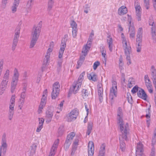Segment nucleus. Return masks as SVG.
Listing matches in <instances>:
<instances>
[{
    "instance_id": "nucleus-1",
    "label": "nucleus",
    "mask_w": 156,
    "mask_h": 156,
    "mask_svg": "<svg viewBox=\"0 0 156 156\" xmlns=\"http://www.w3.org/2000/svg\"><path fill=\"white\" fill-rule=\"evenodd\" d=\"M117 123L119 126L122 133L119 136V140L122 138L123 140H126L127 138V136L129 134L130 129L128 123H125L123 121Z\"/></svg>"
},
{
    "instance_id": "nucleus-2",
    "label": "nucleus",
    "mask_w": 156,
    "mask_h": 156,
    "mask_svg": "<svg viewBox=\"0 0 156 156\" xmlns=\"http://www.w3.org/2000/svg\"><path fill=\"white\" fill-rule=\"evenodd\" d=\"M42 26V22L40 21L37 25H34L32 32V39H38L39 38Z\"/></svg>"
},
{
    "instance_id": "nucleus-3",
    "label": "nucleus",
    "mask_w": 156,
    "mask_h": 156,
    "mask_svg": "<svg viewBox=\"0 0 156 156\" xmlns=\"http://www.w3.org/2000/svg\"><path fill=\"white\" fill-rule=\"evenodd\" d=\"M112 87L110 89L109 98L111 100V105L114 102V99L116 98L117 96V89L116 82L114 80H112Z\"/></svg>"
},
{
    "instance_id": "nucleus-4",
    "label": "nucleus",
    "mask_w": 156,
    "mask_h": 156,
    "mask_svg": "<svg viewBox=\"0 0 156 156\" xmlns=\"http://www.w3.org/2000/svg\"><path fill=\"white\" fill-rule=\"evenodd\" d=\"M15 101V96L12 95L9 103L8 113V119L10 120L12 119L14 115Z\"/></svg>"
},
{
    "instance_id": "nucleus-5",
    "label": "nucleus",
    "mask_w": 156,
    "mask_h": 156,
    "mask_svg": "<svg viewBox=\"0 0 156 156\" xmlns=\"http://www.w3.org/2000/svg\"><path fill=\"white\" fill-rule=\"evenodd\" d=\"M7 147L6 135L5 134L2 136L1 145L0 146V156H4L6 152Z\"/></svg>"
},
{
    "instance_id": "nucleus-6",
    "label": "nucleus",
    "mask_w": 156,
    "mask_h": 156,
    "mask_svg": "<svg viewBox=\"0 0 156 156\" xmlns=\"http://www.w3.org/2000/svg\"><path fill=\"white\" fill-rule=\"evenodd\" d=\"M79 114V112L76 109H74L72 111L66 116L67 121L71 122L75 120Z\"/></svg>"
},
{
    "instance_id": "nucleus-7",
    "label": "nucleus",
    "mask_w": 156,
    "mask_h": 156,
    "mask_svg": "<svg viewBox=\"0 0 156 156\" xmlns=\"http://www.w3.org/2000/svg\"><path fill=\"white\" fill-rule=\"evenodd\" d=\"M82 82L81 80H77L76 82H74L73 84L72 87L70 88L69 92L71 93H73L75 94L77 93L79 90V89L81 87Z\"/></svg>"
},
{
    "instance_id": "nucleus-8",
    "label": "nucleus",
    "mask_w": 156,
    "mask_h": 156,
    "mask_svg": "<svg viewBox=\"0 0 156 156\" xmlns=\"http://www.w3.org/2000/svg\"><path fill=\"white\" fill-rule=\"evenodd\" d=\"M122 46L125 54H131L132 53L131 48L128 40H123Z\"/></svg>"
},
{
    "instance_id": "nucleus-9",
    "label": "nucleus",
    "mask_w": 156,
    "mask_h": 156,
    "mask_svg": "<svg viewBox=\"0 0 156 156\" xmlns=\"http://www.w3.org/2000/svg\"><path fill=\"white\" fill-rule=\"evenodd\" d=\"M60 85L59 83L56 82L53 85V91L51 96L52 99H55L59 93Z\"/></svg>"
},
{
    "instance_id": "nucleus-10",
    "label": "nucleus",
    "mask_w": 156,
    "mask_h": 156,
    "mask_svg": "<svg viewBox=\"0 0 156 156\" xmlns=\"http://www.w3.org/2000/svg\"><path fill=\"white\" fill-rule=\"evenodd\" d=\"M144 81L145 84L148 90V91L150 93H152L153 92L152 85L151 82L149 78L147 75L144 76Z\"/></svg>"
},
{
    "instance_id": "nucleus-11",
    "label": "nucleus",
    "mask_w": 156,
    "mask_h": 156,
    "mask_svg": "<svg viewBox=\"0 0 156 156\" xmlns=\"http://www.w3.org/2000/svg\"><path fill=\"white\" fill-rule=\"evenodd\" d=\"M71 27L72 28V34L73 37L75 38L77 32V25L74 20H71L70 23Z\"/></svg>"
},
{
    "instance_id": "nucleus-12",
    "label": "nucleus",
    "mask_w": 156,
    "mask_h": 156,
    "mask_svg": "<svg viewBox=\"0 0 156 156\" xmlns=\"http://www.w3.org/2000/svg\"><path fill=\"white\" fill-rule=\"evenodd\" d=\"M143 147V145L140 142L137 144L136 149V156H142L144 151Z\"/></svg>"
},
{
    "instance_id": "nucleus-13",
    "label": "nucleus",
    "mask_w": 156,
    "mask_h": 156,
    "mask_svg": "<svg viewBox=\"0 0 156 156\" xmlns=\"http://www.w3.org/2000/svg\"><path fill=\"white\" fill-rule=\"evenodd\" d=\"M88 156H93L94 150V145L92 141H89L88 144Z\"/></svg>"
},
{
    "instance_id": "nucleus-14",
    "label": "nucleus",
    "mask_w": 156,
    "mask_h": 156,
    "mask_svg": "<svg viewBox=\"0 0 156 156\" xmlns=\"http://www.w3.org/2000/svg\"><path fill=\"white\" fill-rule=\"evenodd\" d=\"M128 22H129L128 24L129 32L130 34H135V30L133 26V23L132 22V18L128 15Z\"/></svg>"
},
{
    "instance_id": "nucleus-15",
    "label": "nucleus",
    "mask_w": 156,
    "mask_h": 156,
    "mask_svg": "<svg viewBox=\"0 0 156 156\" xmlns=\"http://www.w3.org/2000/svg\"><path fill=\"white\" fill-rule=\"evenodd\" d=\"M53 116V112L51 110H48L46 111L45 120L47 123H48L51 122Z\"/></svg>"
},
{
    "instance_id": "nucleus-16",
    "label": "nucleus",
    "mask_w": 156,
    "mask_h": 156,
    "mask_svg": "<svg viewBox=\"0 0 156 156\" xmlns=\"http://www.w3.org/2000/svg\"><path fill=\"white\" fill-rule=\"evenodd\" d=\"M102 85L101 84H99L98 85V93L99 101L101 102L103 100V90L102 87Z\"/></svg>"
},
{
    "instance_id": "nucleus-17",
    "label": "nucleus",
    "mask_w": 156,
    "mask_h": 156,
    "mask_svg": "<svg viewBox=\"0 0 156 156\" xmlns=\"http://www.w3.org/2000/svg\"><path fill=\"white\" fill-rule=\"evenodd\" d=\"M123 115L122 110L120 107H119L118 109L117 120V123L123 121Z\"/></svg>"
},
{
    "instance_id": "nucleus-18",
    "label": "nucleus",
    "mask_w": 156,
    "mask_h": 156,
    "mask_svg": "<svg viewBox=\"0 0 156 156\" xmlns=\"http://www.w3.org/2000/svg\"><path fill=\"white\" fill-rule=\"evenodd\" d=\"M66 43L65 41L64 40L62 41L59 52L58 57L59 58H61L63 54L66 47Z\"/></svg>"
},
{
    "instance_id": "nucleus-19",
    "label": "nucleus",
    "mask_w": 156,
    "mask_h": 156,
    "mask_svg": "<svg viewBox=\"0 0 156 156\" xmlns=\"http://www.w3.org/2000/svg\"><path fill=\"white\" fill-rule=\"evenodd\" d=\"M137 95L138 97L144 100H146L147 97V95L145 93L144 90L141 89L137 92Z\"/></svg>"
},
{
    "instance_id": "nucleus-20",
    "label": "nucleus",
    "mask_w": 156,
    "mask_h": 156,
    "mask_svg": "<svg viewBox=\"0 0 156 156\" xmlns=\"http://www.w3.org/2000/svg\"><path fill=\"white\" fill-rule=\"evenodd\" d=\"M59 139H58L55 141L51 149L49 154H51V152L54 155H55L57 150V148L59 144Z\"/></svg>"
},
{
    "instance_id": "nucleus-21",
    "label": "nucleus",
    "mask_w": 156,
    "mask_h": 156,
    "mask_svg": "<svg viewBox=\"0 0 156 156\" xmlns=\"http://www.w3.org/2000/svg\"><path fill=\"white\" fill-rule=\"evenodd\" d=\"M127 12L126 8L125 6H121L118 10V14L119 15H123L126 14Z\"/></svg>"
},
{
    "instance_id": "nucleus-22",
    "label": "nucleus",
    "mask_w": 156,
    "mask_h": 156,
    "mask_svg": "<svg viewBox=\"0 0 156 156\" xmlns=\"http://www.w3.org/2000/svg\"><path fill=\"white\" fill-rule=\"evenodd\" d=\"M52 48L49 47L47 51L46 55H45V57L44 58V62L45 63L49 61L51 55L50 53L52 51Z\"/></svg>"
},
{
    "instance_id": "nucleus-23",
    "label": "nucleus",
    "mask_w": 156,
    "mask_h": 156,
    "mask_svg": "<svg viewBox=\"0 0 156 156\" xmlns=\"http://www.w3.org/2000/svg\"><path fill=\"white\" fill-rule=\"evenodd\" d=\"M20 74L17 69L15 68L13 71V75L12 78V80L18 81Z\"/></svg>"
},
{
    "instance_id": "nucleus-24",
    "label": "nucleus",
    "mask_w": 156,
    "mask_h": 156,
    "mask_svg": "<svg viewBox=\"0 0 156 156\" xmlns=\"http://www.w3.org/2000/svg\"><path fill=\"white\" fill-rule=\"evenodd\" d=\"M150 71L151 79L152 80H156V70L154 66H151Z\"/></svg>"
},
{
    "instance_id": "nucleus-25",
    "label": "nucleus",
    "mask_w": 156,
    "mask_h": 156,
    "mask_svg": "<svg viewBox=\"0 0 156 156\" xmlns=\"http://www.w3.org/2000/svg\"><path fill=\"white\" fill-rule=\"evenodd\" d=\"M105 144H102L100 148L98 156H104L105 153Z\"/></svg>"
},
{
    "instance_id": "nucleus-26",
    "label": "nucleus",
    "mask_w": 156,
    "mask_h": 156,
    "mask_svg": "<svg viewBox=\"0 0 156 156\" xmlns=\"http://www.w3.org/2000/svg\"><path fill=\"white\" fill-rule=\"evenodd\" d=\"M146 112L147 113V114L146 115V117L147 119H149L148 120H147V125L148 127H149L150 124V118L151 115L150 114V108H148L147 109H146Z\"/></svg>"
},
{
    "instance_id": "nucleus-27",
    "label": "nucleus",
    "mask_w": 156,
    "mask_h": 156,
    "mask_svg": "<svg viewBox=\"0 0 156 156\" xmlns=\"http://www.w3.org/2000/svg\"><path fill=\"white\" fill-rule=\"evenodd\" d=\"M88 79L93 81H96L97 80V76L95 73H92L87 76Z\"/></svg>"
},
{
    "instance_id": "nucleus-28",
    "label": "nucleus",
    "mask_w": 156,
    "mask_h": 156,
    "mask_svg": "<svg viewBox=\"0 0 156 156\" xmlns=\"http://www.w3.org/2000/svg\"><path fill=\"white\" fill-rule=\"evenodd\" d=\"M136 10V15L137 17V20L138 21H140L141 20V11L140 9L141 8L140 6H138V7L135 8Z\"/></svg>"
},
{
    "instance_id": "nucleus-29",
    "label": "nucleus",
    "mask_w": 156,
    "mask_h": 156,
    "mask_svg": "<svg viewBox=\"0 0 156 156\" xmlns=\"http://www.w3.org/2000/svg\"><path fill=\"white\" fill-rule=\"evenodd\" d=\"M151 34L153 38H155V37L156 35V27L155 25H153L151 26Z\"/></svg>"
},
{
    "instance_id": "nucleus-30",
    "label": "nucleus",
    "mask_w": 156,
    "mask_h": 156,
    "mask_svg": "<svg viewBox=\"0 0 156 156\" xmlns=\"http://www.w3.org/2000/svg\"><path fill=\"white\" fill-rule=\"evenodd\" d=\"M18 81L12 80L11 83V91L12 93L14 91Z\"/></svg>"
},
{
    "instance_id": "nucleus-31",
    "label": "nucleus",
    "mask_w": 156,
    "mask_h": 156,
    "mask_svg": "<svg viewBox=\"0 0 156 156\" xmlns=\"http://www.w3.org/2000/svg\"><path fill=\"white\" fill-rule=\"evenodd\" d=\"M37 147V145L35 144H33L31 146L30 152L31 155H33L35 153Z\"/></svg>"
},
{
    "instance_id": "nucleus-32",
    "label": "nucleus",
    "mask_w": 156,
    "mask_h": 156,
    "mask_svg": "<svg viewBox=\"0 0 156 156\" xmlns=\"http://www.w3.org/2000/svg\"><path fill=\"white\" fill-rule=\"evenodd\" d=\"M54 3V0H49L48 2V10L50 11L52 9Z\"/></svg>"
},
{
    "instance_id": "nucleus-33",
    "label": "nucleus",
    "mask_w": 156,
    "mask_h": 156,
    "mask_svg": "<svg viewBox=\"0 0 156 156\" xmlns=\"http://www.w3.org/2000/svg\"><path fill=\"white\" fill-rule=\"evenodd\" d=\"M33 3L32 2L27 1L26 5V9L27 12H29L31 10Z\"/></svg>"
},
{
    "instance_id": "nucleus-34",
    "label": "nucleus",
    "mask_w": 156,
    "mask_h": 156,
    "mask_svg": "<svg viewBox=\"0 0 156 156\" xmlns=\"http://www.w3.org/2000/svg\"><path fill=\"white\" fill-rule=\"evenodd\" d=\"M8 82V80H3L0 85V87L6 88Z\"/></svg>"
},
{
    "instance_id": "nucleus-35",
    "label": "nucleus",
    "mask_w": 156,
    "mask_h": 156,
    "mask_svg": "<svg viewBox=\"0 0 156 156\" xmlns=\"http://www.w3.org/2000/svg\"><path fill=\"white\" fill-rule=\"evenodd\" d=\"M143 30L141 27L139 28L137 31V38H141L142 37Z\"/></svg>"
},
{
    "instance_id": "nucleus-36",
    "label": "nucleus",
    "mask_w": 156,
    "mask_h": 156,
    "mask_svg": "<svg viewBox=\"0 0 156 156\" xmlns=\"http://www.w3.org/2000/svg\"><path fill=\"white\" fill-rule=\"evenodd\" d=\"M82 95L83 98H86L88 95V90L86 89H83L82 91Z\"/></svg>"
},
{
    "instance_id": "nucleus-37",
    "label": "nucleus",
    "mask_w": 156,
    "mask_h": 156,
    "mask_svg": "<svg viewBox=\"0 0 156 156\" xmlns=\"http://www.w3.org/2000/svg\"><path fill=\"white\" fill-rule=\"evenodd\" d=\"M9 70L7 69L4 74L3 77V80H8L9 78Z\"/></svg>"
},
{
    "instance_id": "nucleus-38",
    "label": "nucleus",
    "mask_w": 156,
    "mask_h": 156,
    "mask_svg": "<svg viewBox=\"0 0 156 156\" xmlns=\"http://www.w3.org/2000/svg\"><path fill=\"white\" fill-rule=\"evenodd\" d=\"M107 42L108 45L109 50L111 51H112L113 47L112 40H107Z\"/></svg>"
},
{
    "instance_id": "nucleus-39",
    "label": "nucleus",
    "mask_w": 156,
    "mask_h": 156,
    "mask_svg": "<svg viewBox=\"0 0 156 156\" xmlns=\"http://www.w3.org/2000/svg\"><path fill=\"white\" fill-rule=\"evenodd\" d=\"M90 49L89 47H87L85 46L83 49L82 53H83L85 55H86L87 54V52L89 51Z\"/></svg>"
},
{
    "instance_id": "nucleus-40",
    "label": "nucleus",
    "mask_w": 156,
    "mask_h": 156,
    "mask_svg": "<svg viewBox=\"0 0 156 156\" xmlns=\"http://www.w3.org/2000/svg\"><path fill=\"white\" fill-rule=\"evenodd\" d=\"M22 23V21H20L18 25L17 26L16 30L15 33L20 34V30L21 27V24Z\"/></svg>"
},
{
    "instance_id": "nucleus-41",
    "label": "nucleus",
    "mask_w": 156,
    "mask_h": 156,
    "mask_svg": "<svg viewBox=\"0 0 156 156\" xmlns=\"http://www.w3.org/2000/svg\"><path fill=\"white\" fill-rule=\"evenodd\" d=\"M18 40H13L12 47V51H13L15 50L18 43Z\"/></svg>"
},
{
    "instance_id": "nucleus-42",
    "label": "nucleus",
    "mask_w": 156,
    "mask_h": 156,
    "mask_svg": "<svg viewBox=\"0 0 156 156\" xmlns=\"http://www.w3.org/2000/svg\"><path fill=\"white\" fill-rule=\"evenodd\" d=\"M24 102V99H20L19 102V108L20 109H22Z\"/></svg>"
},
{
    "instance_id": "nucleus-43",
    "label": "nucleus",
    "mask_w": 156,
    "mask_h": 156,
    "mask_svg": "<svg viewBox=\"0 0 156 156\" xmlns=\"http://www.w3.org/2000/svg\"><path fill=\"white\" fill-rule=\"evenodd\" d=\"M130 54H125V55L126 56V60L128 61L127 63V64L128 65H129L130 64H131V61L130 60Z\"/></svg>"
},
{
    "instance_id": "nucleus-44",
    "label": "nucleus",
    "mask_w": 156,
    "mask_h": 156,
    "mask_svg": "<svg viewBox=\"0 0 156 156\" xmlns=\"http://www.w3.org/2000/svg\"><path fill=\"white\" fill-rule=\"evenodd\" d=\"M37 40H31L30 46V48H32L34 46L36 43Z\"/></svg>"
},
{
    "instance_id": "nucleus-45",
    "label": "nucleus",
    "mask_w": 156,
    "mask_h": 156,
    "mask_svg": "<svg viewBox=\"0 0 156 156\" xmlns=\"http://www.w3.org/2000/svg\"><path fill=\"white\" fill-rule=\"evenodd\" d=\"M75 134L74 132H72L71 133L67 136V139L72 140L73 138L75 136Z\"/></svg>"
},
{
    "instance_id": "nucleus-46",
    "label": "nucleus",
    "mask_w": 156,
    "mask_h": 156,
    "mask_svg": "<svg viewBox=\"0 0 156 156\" xmlns=\"http://www.w3.org/2000/svg\"><path fill=\"white\" fill-rule=\"evenodd\" d=\"M79 140L77 139H76L73 143V150H76L77 148V146L78 145Z\"/></svg>"
},
{
    "instance_id": "nucleus-47",
    "label": "nucleus",
    "mask_w": 156,
    "mask_h": 156,
    "mask_svg": "<svg viewBox=\"0 0 156 156\" xmlns=\"http://www.w3.org/2000/svg\"><path fill=\"white\" fill-rule=\"evenodd\" d=\"M144 5L147 9H148L149 7V0H144Z\"/></svg>"
},
{
    "instance_id": "nucleus-48",
    "label": "nucleus",
    "mask_w": 156,
    "mask_h": 156,
    "mask_svg": "<svg viewBox=\"0 0 156 156\" xmlns=\"http://www.w3.org/2000/svg\"><path fill=\"white\" fill-rule=\"evenodd\" d=\"M138 87L137 86H135L131 90V92L133 94H135L138 91Z\"/></svg>"
},
{
    "instance_id": "nucleus-49",
    "label": "nucleus",
    "mask_w": 156,
    "mask_h": 156,
    "mask_svg": "<svg viewBox=\"0 0 156 156\" xmlns=\"http://www.w3.org/2000/svg\"><path fill=\"white\" fill-rule=\"evenodd\" d=\"M100 65V62L99 61L95 62L93 65V69L94 70H95Z\"/></svg>"
},
{
    "instance_id": "nucleus-50",
    "label": "nucleus",
    "mask_w": 156,
    "mask_h": 156,
    "mask_svg": "<svg viewBox=\"0 0 156 156\" xmlns=\"http://www.w3.org/2000/svg\"><path fill=\"white\" fill-rule=\"evenodd\" d=\"M44 61H43V65L41 67V70L42 72H43L44 71L46 68V65L47 64V63L49 62V61L47 62L46 63H45L44 62Z\"/></svg>"
},
{
    "instance_id": "nucleus-51",
    "label": "nucleus",
    "mask_w": 156,
    "mask_h": 156,
    "mask_svg": "<svg viewBox=\"0 0 156 156\" xmlns=\"http://www.w3.org/2000/svg\"><path fill=\"white\" fill-rule=\"evenodd\" d=\"M18 5H16L13 3V5L12 7V10L13 13L15 12L16 11L17 7Z\"/></svg>"
},
{
    "instance_id": "nucleus-52",
    "label": "nucleus",
    "mask_w": 156,
    "mask_h": 156,
    "mask_svg": "<svg viewBox=\"0 0 156 156\" xmlns=\"http://www.w3.org/2000/svg\"><path fill=\"white\" fill-rule=\"evenodd\" d=\"M43 126V124H40L39 123L38 126L37 128L36 132H40L41 129L42 128Z\"/></svg>"
},
{
    "instance_id": "nucleus-53",
    "label": "nucleus",
    "mask_w": 156,
    "mask_h": 156,
    "mask_svg": "<svg viewBox=\"0 0 156 156\" xmlns=\"http://www.w3.org/2000/svg\"><path fill=\"white\" fill-rule=\"evenodd\" d=\"M85 74V73L84 72L82 73L79 76L78 80V81H79L80 80H81V82H82V81L83 80V75H84Z\"/></svg>"
},
{
    "instance_id": "nucleus-54",
    "label": "nucleus",
    "mask_w": 156,
    "mask_h": 156,
    "mask_svg": "<svg viewBox=\"0 0 156 156\" xmlns=\"http://www.w3.org/2000/svg\"><path fill=\"white\" fill-rule=\"evenodd\" d=\"M92 123L91 122L89 123L87 126V129L91 130L92 129Z\"/></svg>"
},
{
    "instance_id": "nucleus-55",
    "label": "nucleus",
    "mask_w": 156,
    "mask_h": 156,
    "mask_svg": "<svg viewBox=\"0 0 156 156\" xmlns=\"http://www.w3.org/2000/svg\"><path fill=\"white\" fill-rule=\"evenodd\" d=\"M120 140V147H125V143L123 141V140Z\"/></svg>"
},
{
    "instance_id": "nucleus-56",
    "label": "nucleus",
    "mask_w": 156,
    "mask_h": 156,
    "mask_svg": "<svg viewBox=\"0 0 156 156\" xmlns=\"http://www.w3.org/2000/svg\"><path fill=\"white\" fill-rule=\"evenodd\" d=\"M136 46H139V47H141V40H138V41L136 40Z\"/></svg>"
},
{
    "instance_id": "nucleus-57",
    "label": "nucleus",
    "mask_w": 156,
    "mask_h": 156,
    "mask_svg": "<svg viewBox=\"0 0 156 156\" xmlns=\"http://www.w3.org/2000/svg\"><path fill=\"white\" fill-rule=\"evenodd\" d=\"M44 106L41 105H40L39 106L38 109V113L39 114L41 113L42 112V110L44 108Z\"/></svg>"
},
{
    "instance_id": "nucleus-58",
    "label": "nucleus",
    "mask_w": 156,
    "mask_h": 156,
    "mask_svg": "<svg viewBox=\"0 0 156 156\" xmlns=\"http://www.w3.org/2000/svg\"><path fill=\"white\" fill-rule=\"evenodd\" d=\"M91 40H90L89 41H88L87 42V43L86 44V45H85L86 47H89V48L90 49V48L91 45L92 43V41H91Z\"/></svg>"
},
{
    "instance_id": "nucleus-59",
    "label": "nucleus",
    "mask_w": 156,
    "mask_h": 156,
    "mask_svg": "<svg viewBox=\"0 0 156 156\" xmlns=\"http://www.w3.org/2000/svg\"><path fill=\"white\" fill-rule=\"evenodd\" d=\"M128 83L134 84V79L133 78H130L128 80Z\"/></svg>"
},
{
    "instance_id": "nucleus-60",
    "label": "nucleus",
    "mask_w": 156,
    "mask_h": 156,
    "mask_svg": "<svg viewBox=\"0 0 156 156\" xmlns=\"http://www.w3.org/2000/svg\"><path fill=\"white\" fill-rule=\"evenodd\" d=\"M149 24L150 26H152L153 25H155L154 21L152 19H150L149 21Z\"/></svg>"
},
{
    "instance_id": "nucleus-61",
    "label": "nucleus",
    "mask_w": 156,
    "mask_h": 156,
    "mask_svg": "<svg viewBox=\"0 0 156 156\" xmlns=\"http://www.w3.org/2000/svg\"><path fill=\"white\" fill-rule=\"evenodd\" d=\"M6 88L0 87V95L2 94Z\"/></svg>"
},
{
    "instance_id": "nucleus-62",
    "label": "nucleus",
    "mask_w": 156,
    "mask_h": 156,
    "mask_svg": "<svg viewBox=\"0 0 156 156\" xmlns=\"http://www.w3.org/2000/svg\"><path fill=\"white\" fill-rule=\"evenodd\" d=\"M3 62L1 61L0 62V75L1 74L2 69L3 68Z\"/></svg>"
},
{
    "instance_id": "nucleus-63",
    "label": "nucleus",
    "mask_w": 156,
    "mask_h": 156,
    "mask_svg": "<svg viewBox=\"0 0 156 156\" xmlns=\"http://www.w3.org/2000/svg\"><path fill=\"white\" fill-rule=\"evenodd\" d=\"M86 56V55H85L83 54V55H82L80 56L79 60L81 62H83L85 59V58Z\"/></svg>"
},
{
    "instance_id": "nucleus-64",
    "label": "nucleus",
    "mask_w": 156,
    "mask_h": 156,
    "mask_svg": "<svg viewBox=\"0 0 156 156\" xmlns=\"http://www.w3.org/2000/svg\"><path fill=\"white\" fill-rule=\"evenodd\" d=\"M44 119L43 118H39V123L40 124H43L44 122Z\"/></svg>"
}]
</instances>
